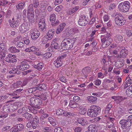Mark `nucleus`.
I'll use <instances>...</instances> for the list:
<instances>
[{
    "label": "nucleus",
    "mask_w": 132,
    "mask_h": 132,
    "mask_svg": "<svg viewBox=\"0 0 132 132\" xmlns=\"http://www.w3.org/2000/svg\"><path fill=\"white\" fill-rule=\"evenodd\" d=\"M132 88L131 86L129 87L126 91V94L128 96L132 97Z\"/></svg>",
    "instance_id": "c756f323"
},
{
    "label": "nucleus",
    "mask_w": 132,
    "mask_h": 132,
    "mask_svg": "<svg viewBox=\"0 0 132 132\" xmlns=\"http://www.w3.org/2000/svg\"><path fill=\"white\" fill-rule=\"evenodd\" d=\"M95 85L96 86H99L101 84V82L100 80L97 79L94 81Z\"/></svg>",
    "instance_id": "bf43d9fd"
},
{
    "label": "nucleus",
    "mask_w": 132,
    "mask_h": 132,
    "mask_svg": "<svg viewBox=\"0 0 132 132\" xmlns=\"http://www.w3.org/2000/svg\"><path fill=\"white\" fill-rule=\"evenodd\" d=\"M3 2L1 1V5L4 6H5L8 3V2L6 0H3Z\"/></svg>",
    "instance_id": "5fc2aeb1"
},
{
    "label": "nucleus",
    "mask_w": 132,
    "mask_h": 132,
    "mask_svg": "<svg viewBox=\"0 0 132 132\" xmlns=\"http://www.w3.org/2000/svg\"><path fill=\"white\" fill-rule=\"evenodd\" d=\"M19 70V69L16 68H13L12 70L9 71V73L10 74H19V72L18 73L17 72Z\"/></svg>",
    "instance_id": "a19ab883"
},
{
    "label": "nucleus",
    "mask_w": 132,
    "mask_h": 132,
    "mask_svg": "<svg viewBox=\"0 0 132 132\" xmlns=\"http://www.w3.org/2000/svg\"><path fill=\"white\" fill-rule=\"evenodd\" d=\"M52 55V54L50 52H47L45 53L43 56V58L47 59L50 57Z\"/></svg>",
    "instance_id": "a18cd8bd"
},
{
    "label": "nucleus",
    "mask_w": 132,
    "mask_h": 132,
    "mask_svg": "<svg viewBox=\"0 0 132 132\" xmlns=\"http://www.w3.org/2000/svg\"><path fill=\"white\" fill-rule=\"evenodd\" d=\"M103 19L105 22L109 20V18L108 15H105L103 16Z\"/></svg>",
    "instance_id": "6e6d98bb"
},
{
    "label": "nucleus",
    "mask_w": 132,
    "mask_h": 132,
    "mask_svg": "<svg viewBox=\"0 0 132 132\" xmlns=\"http://www.w3.org/2000/svg\"><path fill=\"white\" fill-rule=\"evenodd\" d=\"M75 42V39L66 38L64 39L62 42L61 46L62 48L67 50L72 48Z\"/></svg>",
    "instance_id": "f257e3e1"
},
{
    "label": "nucleus",
    "mask_w": 132,
    "mask_h": 132,
    "mask_svg": "<svg viewBox=\"0 0 132 132\" xmlns=\"http://www.w3.org/2000/svg\"><path fill=\"white\" fill-rule=\"evenodd\" d=\"M30 27L29 23L24 22L20 26V31L22 33L26 32L29 30Z\"/></svg>",
    "instance_id": "6e6552de"
},
{
    "label": "nucleus",
    "mask_w": 132,
    "mask_h": 132,
    "mask_svg": "<svg viewBox=\"0 0 132 132\" xmlns=\"http://www.w3.org/2000/svg\"><path fill=\"white\" fill-rule=\"evenodd\" d=\"M115 21L116 23L119 26L124 25L126 21L124 19L123 16L121 14H117L116 15Z\"/></svg>",
    "instance_id": "39448f33"
},
{
    "label": "nucleus",
    "mask_w": 132,
    "mask_h": 132,
    "mask_svg": "<svg viewBox=\"0 0 132 132\" xmlns=\"http://www.w3.org/2000/svg\"><path fill=\"white\" fill-rule=\"evenodd\" d=\"M36 99V97H32L30 99V105L31 107L29 108V109L34 114L37 113V111L35 109V101Z\"/></svg>",
    "instance_id": "423d86ee"
},
{
    "label": "nucleus",
    "mask_w": 132,
    "mask_h": 132,
    "mask_svg": "<svg viewBox=\"0 0 132 132\" xmlns=\"http://www.w3.org/2000/svg\"><path fill=\"white\" fill-rule=\"evenodd\" d=\"M126 33L127 36L128 37H130L132 35V33L130 30H127L126 31Z\"/></svg>",
    "instance_id": "0e129e2a"
},
{
    "label": "nucleus",
    "mask_w": 132,
    "mask_h": 132,
    "mask_svg": "<svg viewBox=\"0 0 132 132\" xmlns=\"http://www.w3.org/2000/svg\"><path fill=\"white\" fill-rule=\"evenodd\" d=\"M11 57H16V56L15 55H13L11 54H9L5 58V61L7 62H11V58H12Z\"/></svg>",
    "instance_id": "473e14b6"
},
{
    "label": "nucleus",
    "mask_w": 132,
    "mask_h": 132,
    "mask_svg": "<svg viewBox=\"0 0 132 132\" xmlns=\"http://www.w3.org/2000/svg\"><path fill=\"white\" fill-rule=\"evenodd\" d=\"M39 29L43 31L46 30V26L45 19L43 18L40 19L38 24Z\"/></svg>",
    "instance_id": "9d476101"
},
{
    "label": "nucleus",
    "mask_w": 132,
    "mask_h": 132,
    "mask_svg": "<svg viewBox=\"0 0 132 132\" xmlns=\"http://www.w3.org/2000/svg\"><path fill=\"white\" fill-rule=\"evenodd\" d=\"M111 98L114 100V101L117 103H119L121 101L123 100L124 98L120 96H114L112 97Z\"/></svg>",
    "instance_id": "393cba45"
},
{
    "label": "nucleus",
    "mask_w": 132,
    "mask_h": 132,
    "mask_svg": "<svg viewBox=\"0 0 132 132\" xmlns=\"http://www.w3.org/2000/svg\"><path fill=\"white\" fill-rule=\"evenodd\" d=\"M120 123L121 125V127L123 128H127V127L129 126L128 125V124L129 122L126 120L123 119L120 121Z\"/></svg>",
    "instance_id": "a211bd4d"
},
{
    "label": "nucleus",
    "mask_w": 132,
    "mask_h": 132,
    "mask_svg": "<svg viewBox=\"0 0 132 132\" xmlns=\"http://www.w3.org/2000/svg\"><path fill=\"white\" fill-rule=\"evenodd\" d=\"M114 39L116 43H120L123 41V37L120 35H117L114 37Z\"/></svg>",
    "instance_id": "5701e85b"
},
{
    "label": "nucleus",
    "mask_w": 132,
    "mask_h": 132,
    "mask_svg": "<svg viewBox=\"0 0 132 132\" xmlns=\"http://www.w3.org/2000/svg\"><path fill=\"white\" fill-rule=\"evenodd\" d=\"M117 112L119 114H121L125 112V109L122 107H119L117 108Z\"/></svg>",
    "instance_id": "ea45409f"
},
{
    "label": "nucleus",
    "mask_w": 132,
    "mask_h": 132,
    "mask_svg": "<svg viewBox=\"0 0 132 132\" xmlns=\"http://www.w3.org/2000/svg\"><path fill=\"white\" fill-rule=\"evenodd\" d=\"M77 121L78 123L82 126H84L86 124V120L83 118H78V119Z\"/></svg>",
    "instance_id": "bb28decb"
},
{
    "label": "nucleus",
    "mask_w": 132,
    "mask_h": 132,
    "mask_svg": "<svg viewBox=\"0 0 132 132\" xmlns=\"http://www.w3.org/2000/svg\"><path fill=\"white\" fill-rule=\"evenodd\" d=\"M63 30L61 28L59 27L58 26L57 28L56 29V32L57 34H59Z\"/></svg>",
    "instance_id": "052dcab7"
},
{
    "label": "nucleus",
    "mask_w": 132,
    "mask_h": 132,
    "mask_svg": "<svg viewBox=\"0 0 132 132\" xmlns=\"http://www.w3.org/2000/svg\"><path fill=\"white\" fill-rule=\"evenodd\" d=\"M100 111L101 109L99 107L96 105H92L88 109L87 114L90 117H95L97 116L98 113Z\"/></svg>",
    "instance_id": "f03ea898"
},
{
    "label": "nucleus",
    "mask_w": 132,
    "mask_h": 132,
    "mask_svg": "<svg viewBox=\"0 0 132 132\" xmlns=\"http://www.w3.org/2000/svg\"><path fill=\"white\" fill-rule=\"evenodd\" d=\"M54 64L56 67H59L62 65V63L60 59V57H58L56 60L54 61Z\"/></svg>",
    "instance_id": "f3484780"
},
{
    "label": "nucleus",
    "mask_w": 132,
    "mask_h": 132,
    "mask_svg": "<svg viewBox=\"0 0 132 132\" xmlns=\"http://www.w3.org/2000/svg\"><path fill=\"white\" fill-rule=\"evenodd\" d=\"M6 47V43L4 41L1 42L0 43V50L5 51Z\"/></svg>",
    "instance_id": "7c9ffc66"
},
{
    "label": "nucleus",
    "mask_w": 132,
    "mask_h": 132,
    "mask_svg": "<svg viewBox=\"0 0 132 132\" xmlns=\"http://www.w3.org/2000/svg\"><path fill=\"white\" fill-rule=\"evenodd\" d=\"M5 56V50H0V59L4 58Z\"/></svg>",
    "instance_id": "37998d69"
},
{
    "label": "nucleus",
    "mask_w": 132,
    "mask_h": 132,
    "mask_svg": "<svg viewBox=\"0 0 132 132\" xmlns=\"http://www.w3.org/2000/svg\"><path fill=\"white\" fill-rule=\"evenodd\" d=\"M114 119L111 117L109 118V120L110 121H107L106 123V127L110 129L113 127V124L112 122L113 120Z\"/></svg>",
    "instance_id": "4be33fe9"
},
{
    "label": "nucleus",
    "mask_w": 132,
    "mask_h": 132,
    "mask_svg": "<svg viewBox=\"0 0 132 132\" xmlns=\"http://www.w3.org/2000/svg\"><path fill=\"white\" fill-rule=\"evenodd\" d=\"M78 110L79 113L81 114H85L87 111L86 109L81 105L79 106Z\"/></svg>",
    "instance_id": "412c9836"
},
{
    "label": "nucleus",
    "mask_w": 132,
    "mask_h": 132,
    "mask_svg": "<svg viewBox=\"0 0 132 132\" xmlns=\"http://www.w3.org/2000/svg\"><path fill=\"white\" fill-rule=\"evenodd\" d=\"M33 66L35 68L40 70L43 67V64L42 63H40L37 65H34Z\"/></svg>",
    "instance_id": "f704fd0d"
},
{
    "label": "nucleus",
    "mask_w": 132,
    "mask_h": 132,
    "mask_svg": "<svg viewBox=\"0 0 132 132\" xmlns=\"http://www.w3.org/2000/svg\"><path fill=\"white\" fill-rule=\"evenodd\" d=\"M31 38L33 40H36L39 36V31L35 29H32L30 30Z\"/></svg>",
    "instance_id": "1a4fd4ad"
},
{
    "label": "nucleus",
    "mask_w": 132,
    "mask_h": 132,
    "mask_svg": "<svg viewBox=\"0 0 132 132\" xmlns=\"http://www.w3.org/2000/svg\"><path fill=\"white\" fill-rule=\"evenodd\" d=\"M88 23V21L85 16L83 15H81L78 22L79 24L81 26H85Z\"/></svg>",
    "instance_id": "f8f14e48"
},
{
    "label": "nucleus",
    "mask_w": 132,
    "mask_h": 132,
    "mask_svg": "<svg viewBox=\"0 0 132 132\" xmlns=\"http://www.w3.org/2000/svg\"><path fill=\"white\" fill-rule=\"evenodd\" d=\"M24 44L22 42H19L16 43L17 46L19 47H22L24 46Z\"/></svg>",
    "instance_id": "8fccbe9b"
},
{
    "label": "nucleus",
    "mask_w": 132,
    "mask_h": 132,
    "mask_svg": "<svg viewBox=\"0 0 132 132\" xmlns=\"http://www.w3.org/2000/svg\"><path fill=\"white\" fill-rule=\"evenodd\" d=\"M39 118H38V117L36 116L35 118H34L33 120V122L38 123L39 122Z\"/></svg>",
    "instance_id": "e2e57ef3"
},
{
    "label": "nucleus",
    "mask_w": 132,
    "mask_h": 132,
    "mask_svg": "<svg viewBox=\"0 0 132 132\" xmlns=\"http://www.w3.org/2000/svg\"><path fill=\"white\" fill-rule=\"evenodd\" d=\"M37 90V88L34 87L32 88H30L28 89V92L29 93H32L33 91H35Z\"/></svg>",
    "instance_id": "864d4df0"
},
{
    "label": "nucleus",
    "mask_w": 132,
    "mask_h": 132,
    "mask_svg": "<svg viewBox=\"0 0 132 132\" xmlns=\"http://www.w3.org/2000/svg\"><path fill=\"white\" fill-rule=\"evenodd\" d=\"M72 114L71 113L64 111L63 115L65 117L68 118Z\"/></svg>",
    "instance_id": "09e8293b"
},
{
    "label": "nucleus",
    "mask_w": 132,
    "mask_h": 132,
    "mask_svg": "<svg viewBox=\"0 0 132 132\" xmlns=\"http://www.w3.org/2000/svg\"><path fill=\"white\" fill-rule=\"evenodd\" d=\"M22 84V82L19 81H18L16 83H15L12 84H11L9 85L8 87V89L10 90H12L14 89L15 88L20 87V86Z\"/></svg>",
    "instance_id": "4468645a"
},
{
    "label": "nucleus",
    "mask_w": 132,
    "mask_h": 132,
    "mask_svg": "<svg viewBox=\"0 0 132 132\" xmlns=\"http://www.w3.org/2000/svg\"><path fill=\"white\" fill-rule=\"evenodd\" d=\"M98 77L100 78H103L104 77V75L103 73L101 72L98 73H97Z\"/></svg>",
    "instance_id": "4d7b16f0"
},
{
    "label": "nucleus",
    "mask_w": 132,
    "mask_h": 132,
    "mask_svg": "<svg viewBox=\"0 0 132 132\" xmlns=\"http://www.w3.org/2000/svg\"><path fill=\"white\" fill-rule=\"evenodd\" d=\"M54 132H62V130L60 127H57L55 128Z\"/></svg>",
    "instance_id": "680f3d73"
},
{
    "label": "nucleus",
    "mask_w": 132,
    "mask_h": 132,
    "mask_svg": "<svg viewBox=\"0 0 132 132\" xmlns=\"http://www.w3.org/2000/svg\"><path fill=\"white\" fill-rule=\"evenodd\" d=\"M68 14L69 15H71L73 13H74V11L72 9H70L67 12Z\"/></svg>",
    "instance_id": "774afa93"
},
{
    "label": "nucleus",
    "mask_w": 132,
    "mask_h": 132,
    "mask_svg": "<svg viewBox=\"0 0 132 132\" xmlns=\"http://www.w3.org/2000/svg\"><path fill=\"white\" fill-rule=\"evenodd\" d=\"M12 107V105L11 103L5 105L2 108V113H8L10 111Z\"/></svg>",
    "instance_id": "ddd939ff"
},
{
    "label": "nucleus",
    "mask_w": 132,
    "mask_h": 132,
    "mask_svg": "<svg viewBox=\"0 0 132 132\" xmlns=\"http://www.w3.org/2000/svg\"><path fill=\"white\" fill-rule=\"evenodd\" d=\"M97 98L96 97L93 96H89L87 97V99L89 101L93 102L96 101Z\"/></svg>",
    "instance_id": "c9c22d12"
},
{
    "label": "nucleus",
    "mask_w": 132,
    "mask_h": 132,
    "mask_svg": "<svg viewBox=\"0 0 132 132\" xmlns=\"http://www.w3.org/2000/svg\"><path fill=\"white\" fill-rule=\"evenodd\" d=\"M55 32V30L54 29L49 30L48 31L47 36L49 38V39H51L53 37Z\"/></svg>",
    "instance_id": "6ab92c4d"
},
{
    "label": "nucleus",
    "mask_w": 132,
    "mask_h": 132,
    "mask_svg": "<svg viewBox=\"0 0 132 132\" xmlns=\"http://www.w3.org/2000/svg\"><path fill=\"white\" fill-rule=\"evenodd\" d=\"M74 32L73 31V30L71 29L70 30H69L68 31L67 36L71 35V34H73Z\"/></svg>",
    "instance_id": "338daca9"
},
{
    "label": "nucleus",
    "mask_w": 132,
    "mask_h": 132,
    "mask_svg": "<svg viewBox=\"0 0 132 132\" xmlns=\"http://www.w3.org/2000/svg\"><path fill=\"white\" fill-rule=\"evenodd\" d=\"M50 46L51 49L53 50L54 49H58L59 48L58 44L57 43H54L53 44L52 43L51 44Z\"/></svg>",
    "instance_id": "58836bf2"
},
{
    "label": "nucleus",
    "mask_w": 132,
    "mask_h": 132,
    "mask_svg": "<svg viewBox=\"0 0 132 132\" xmlns=\"http://www.w3.org/2000/svg\"><path fill=\"white\" fill-rule=\"evenodd\" d=\"M79 106L80 105H79L77 103L71 100L70 101L69 104V106L70 107L73 108H78Z\"/></svg>",
    "instance_id": "cd10ccee"
},
{
    "label": "nucleus",
    "mask_w": 132,
    "mask_h": 132,
    "mask_svg": "<svg viewBox=\"0 0 132 132\" xmlns=\"http://www.w3.org/2000/svg\"><path fill=\"white\" fill-rule=\"evenodd\" d=\"M101 39L103 44H105L106 46L109 45L112 42V39L111 38L105 37L103 36H101Z\"/></svg>",
    "instance_id": "9b49d317"
},
{
    "label": "nucleus",
    "mask_w": 132,
    "mask_h": 132,
    "mask_svg": "<svg viewBox=\"0 0 132 132\" xmlns=\"http://www.w3.org/2000/svg\"><path fill=\"white\" fill-rule=\"evenodd\" d=\"M33 1L34 7L35 8L37 7L39 5L38 1V0H33Z\"/></svg>",
    "instance_id": "de8ad7c7"
},
{
    "label": "nucleus",
    "mask_w": 132,
    "mask_h": 132,
    "mask_svg": "<svg viewBox=\"0 0 132 132\" xmlns=\"http://www.w3.org/2000/svg\"><path fill=\"white\" fill-rule=\"evenodd\" d=\"M15 128H17L18 131L21 130L23 128V125L21 124H19L15 126Z\"/></svg>",
    "instance_id": "c03bdc74"
},
{
    "label": "nucleus",
    "mask_w": 132,
    "mask_h": 132,
    "mask_svg": "<svg viewBox=\"0 0 132 132\" xmlns=\"http://www.w3.org/2000/svg\"><path fill=\"white\" fill-rule=\"evenodd\" d=\"M88 129L91 132H97V131L96 126L94 125H90L88 127Z\"/></svg>",
    "instance_id": "b1692460"
},
{
    "label": "nucleus",
    "mask_w": 132,
    "mask_h": 132,
    "mask_svg": "<svg viewBox=\"0 0 132 132\" xmlns=\"http://www.w3.org/2000/svg\"><path fill=\"white\" fill-rule=\"evenodd\" d=\"M27 18L29 23L32 24L35 21V14L34 12L33 4H30L29 6L27 12Z\"/></svg>",
    "instance_id": "7ed1b4c3"
},
{
    "label": "nucleus",
    "mask_w": 132,
    "mask_h": 132,
    "mask_svg": "<svg viewBox=\"0 0 132 132\" xmlns=\"http://www.w3.org/2000/svg\"><path fill=\"white\" fill-rule=\"evenodd\" d=\"M90 71V68L89 67H86L83 69L82 70V72L84 75H85V77H87L86 75H87Z\"/></svg>",
    "instance_id": "c85d7f7f"
},
{
    "label": "nucleus",
    "mask_w": 132,
    "mask_h": 132,
    "mask_svg": "<svg viewBox=\"0 0 132 132\" xmlns=\"http://www.w3.org/2000/svg\"><path fill=\"white\" fill-rule=\"evenodd\" d=\"M25 5V3L23 2L21 3L16 6V8L18 9H23Z\"/></svg>",
    "instance_id": "e433bc0d"
},
{
    "label": "nucleus",
    "mask_w": 132,
    "mask_h": 132,
    "mask_svg": "<svg viewBox=\"0 0 132 132\" xmlns=\"http://www.w3.org/2000/svg\"><path fill=\"white\" fill-rule=\"evenodd\" d=\"M63 7L61 5L57 6L55 9V11L57 12H59L61 10Z\"/></svg>",
    "instance_id": "603ef678"
},
{
    "label": "nucleus",
    "mask_w": 132,
    "mask_h": 132,
    "mask_svg": "<svg viewBox=\"0 0 132 132\" xmlns=\"http://www.w3.org/2000/svg\"><path fill=\"white\" fill-rule=\"evenodd\" d=\"M31 49V51L34 52V53L35 51H39V49L36 48V47L35 46H32L30 47Z\"/></svg>",
    "instance_id": "3c124183"
},
{
    "label": "nucleus",
    "mask_w": 132,
    "mask_h": 132,
    "mask_svg": "<svg viewBox=\"0 0 132 132\" xmlns=\"http://www.w3.org/2000/svg\"><path fill=\"white\" fill-rule=\"evenodd\" d=\"M9 51L11 53H14L20 51L19 50L17 49L15 47L12 46L9 49Z\"/></svg>",
    "instance_id": "2f4dec72"
},
{
    "label": "nucleus",
    "mask_w": 132,
    "mask_h": 132,
    "mask_svg": "<svg viewBox=\"0 0 132 132\" xmlns=\"http://www.w3.org/2000/svg\"><path fill=\"white\" fill-rule=\"evenodd\" d=\"M50 20L52 22V24L53 26H55L59 23L58 20H56V15L54 14H52L50 15Z\"/></svg>",
    "instance_id": "2eb2a0df"
},
{
    "label": "nucleus",
    "mask_w": 132,
    "mask_h": 132,
    "mask_svg": "<svg viewBox=\"0 0 132 132\" xmlns=\"http://www.w3.org/2000/svg\"><path fill=\"white\" fill-rule=\"evenodd\" d=\"M36 104H35V109H39L40 108V106L42 104V100L38 97H36Z\"/></svg>",
    "instance_id": "aec40b11"
},
{
    "label": "nucleus",
    "mask_w": 132,
    "mask_h": 132,
    "mask_svg": "<svg viewBox=\"0 0 132 132\" xmlns=\"http://www.w3.org/2000/svg\"><path fill=\"white\" fill-rule=\"evenodd\" d=\"M36 87L37 88V90H45L46 89V86L44 84H40L37 87Z\"/></svg>",
    "instance_id": "72a5a7b5"
},
{
    "label": "nucleus",
    "mask_w": 132,
    "mask_h": 132,
    "mask_svg": "<svg viewBox=\"0 0 132 132\" xmlns=\"http://www.w3.org/2000/svg\"><path fill=\"white\" fill-rule=\"evenodd\" d=\"M64 111L61 109H58L56 111L57 115H61L63 114Z\"/></svg>",
    "instance_id": "49530a36"
},
{
    "label": "nucleus",
    "mask_w": 132,
    "mask_h": 132,
    "mask_svg": "<svg viewBox=\"0 0 132 132\" xmlns=\"http://www.w3.org/2000/svg\"><path fill=\"white\" fill-rule=\"evenodd\" d=\"M65 23H62L60 24L58 26V27L61 28L63 30L65 26Z\"/></svg>",
    "instance_id": "69168bd1"
},
{
    "label": "nucleus",
    "mask_w": 132,
    "mask_h": 132,
    "mask_svg": "<svg viewBox=\"0 0 132 132\" xmlns=\"http://www.w3.org/2000/svg\"><path fill=\"white\" fill-rule=\"evenodd\" d=\"M10 132H17L18 131L17 128H15V126H14L10 129Z\"/></svg>",
    "instance_id": "13d9d810"
},
{
    "label": "nucleus",
    "mask_w": 132,
    "mask_h": 132,
    "mask_svg": "<svg viewBox=\"0 0 132 132\" xmlns=\"http://www.w3.org/2000/svg\"><path fill=\"white\" fill-rule=\"evenodd\" d=\"M23 116L29 120L32 119V116L28 113H24V114Z\"/></svg>",
    "instance_id": "79ce46f5"
},
{
    "label": "nucleus",
    "mask_w": 132,
    "mask_h": 132,
    "mask_svg": "<svg viewBox=\"0 0 132 132\" xmlns=\"http://www.w3.org/2000/svg\"><path fill=\"white\" fill-rule=\"evenodd\" d=\"M9 23L10 26L13 28H15L18 26L19 24V23L17 19H14V18H13L12 20L9 21Z\"/></svg>",
    "instance_id": "dca6fc26"
},
{
    "label": "nucleus",
    "mask_w": 132,
    "mask_h": 132,
    "mask_svg": "<svg viewBox=\"0 0 132 132\" xmlns=\"http://www.w3.org/2000/svg\"><path fill=\"white\" fill-rule=\"evenodd\" d=\"M130 4L128 1H125L120 3L118 5L119 10L120 11L126 12L129 10Z\"/></svg>",
    "instance_id": "20e7f679"
},
{
    "label": "nucleus",
    "mask_w": 132,
    "mask_h": 132,
    "mask_svg": "<svg viewBox=\"0 0 132 132\" xmlns=\"http://www.w3.org/2000/svg\"><path fill=\"white\" fill-rule=\"evenodd\" d=\"M128 54V52L127 50L124 48L122 49L120 52V55L123 57H126Z\"/></svg>",
    "instance_id": "a878e982"
},
{
    "label": "nucleus",
    "mask_w": 132,
    "mask_h": 132,
    "mask_svg": "<svg viewBox=\"0 0 132 132\" xmlns=\"http://www.w3.org/2000/svg\"><path fill=\"white\" fill-rule=\"evenodd\" d=\"M51 39H49L48 36H45L42 39V43L45 44L47 43L49 40H50Z\"/></svg>",
    "instance_id": "4c0bfd02"
},
{
    "label": "nucleus",
    "mask_w": 132,
    "mask_h": 132,
    "mask_svg": "<svg viewBox=\"0 0 132 132\" xmlns=\"http://www.w3.org/2000/svg\"><path fill=\"white\" fill-rule=\"evenodd\" d=\"M29 65L28 64L27 62L26 61H22L20 64L16 66V68L19 70H24L29 68Z\"/></svg>",
    "instance_id": "0eeeda50"
}]
</instances>
